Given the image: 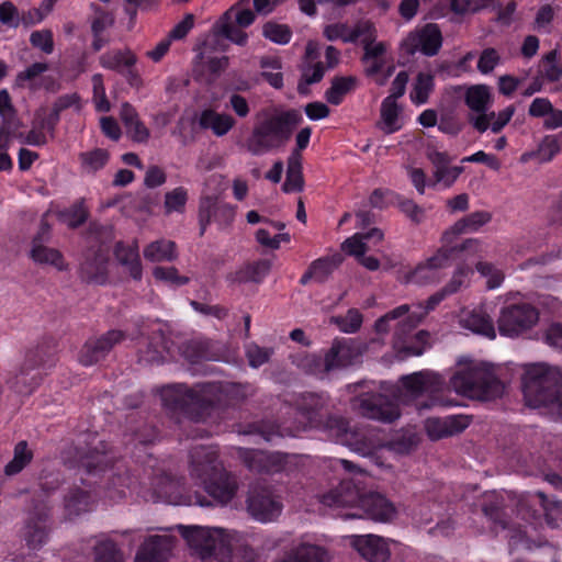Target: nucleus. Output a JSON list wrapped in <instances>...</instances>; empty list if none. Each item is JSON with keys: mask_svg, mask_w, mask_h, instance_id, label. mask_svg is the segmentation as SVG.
I'll return each mask as SVG.
<instances>
[{"mask_svg": "<svg viewBox=\"0 0 562 562\" xmlns=\"http://www.w3.org/2000/svg\"><path fill=\"white\" fill-rule=\"evenodd\" d=\"M401 384L402 389L396 401L390 400L386 394L366 393L353 400V409L367 418L392 423L400 417L398 401L408 402L423 394H429L432 397L431 403L423 407L441 404L434 395L442 390L445 381L435 372H415L403 376Z\"/></svg>", "mask_w": 562, "mask_h": 562, "instance_id": "1", "label": "nucleus"}, {"mask_svg": "<svg viewBox=\"0 0 562 562\" xmlns=\"http://www.w3.org/2000/svg\"><path fill=\"white\" fill-rule=\"evenodd\" d=\"M447 295L446 291L432 294L427 300V306L420 305L411 310L407 304L401 305L386 313L375 322V330L380 334L387 333L394 328V349L403 357L420 356L429 346V334L425 330L417 331L411 336V331L423 321L426 314L434 310Z\"/></svg>", "mask_w": 562, "mask_h": 562, "instance_id": "2", "label": "nucleus"}, {"mask_svg": "<svg viewBox=\"0 0 562 562\" xmlns=\"http://www.w3.org/2000/svg\"><path fill=\"white\" fill-rule=\"evenodd\" d=\"M321 502L330 508L350 509L341 514L344 519L368 518L376 522H391L397 515L396 507L378 493L363 494L352 480H344L336 488L322 496Z\"/></svg>", "mask_w": 562, "mask_h": 562, "instance_id": "3", "label": "nucleus"}, {"mask_svg": "<svg viewBox=\"0 0 562 562\" xmlns=\"http://www.w3.org/2000/svg\"><path fill=\"white\" fill-rule=\"evenodd\" d=\"M257 123L244 146L251 155L260 156L284 145L302 121L296 110L270 106L257 113Z\"/></svg>", "mask_w": 562, "mask_h": 562, "instance_id": "4", "label": "nucleus"}, {"mask_svg": "<svg viewBox=\"0 0 562 562\" xmlns=\"http://www.w3.org/2000/svg\"><path fill=\"white\" fill-rule=\"evenodd\" d=\"M450 384L457 393L481 401L498 397L504 391L503 383L491 368L477 361H459Z\"/></svg>", "mask_w": 562, "mask_h": 562, "instance_id": "5", "label": "nucleus"}, {"mask_svg": "<svg viewBox=\"0 0 562 562\" xmlns=\"http://www.w3.org/2000/svg\"><path fill=\"white\" fill-rule=\"evenodd\" d=\"M215 384H200L188 387L183 384H172L161 390V401L172 409H183L196 422L206 420L214 411L217 400Z\"/></svg>", "mask_w": 562, "mask_h": 562, "instance_id": "6", "label": "nucleus"}, {"mask_svg": "<svg viewBox=\"0 0 562 562\" xmlns=\"http://www.w3.org/2000/svg\"><path fill=\"white\" fill-rule=\"evenodd\" d=\"M559 372L547 364L527 367L524 379V394L529 406L550 407L562 416V392L558 390Z\"/></svg>", "mask_w": 562, "mask_h": 562, "instance_id": "7", "label": "nucleus"}, {"mask_svg": "<svg viewBox=\"0 0 562 562\" xmlns=\"http://www.w3.org/2000/svg\"><path fill=\"white\" fill-rule=\"evenodd\" d=\"M177 528L202 562H229L227 540L232 529L182 525Z\"/></svg>", "mask_w": 562, "mask_h": 562, "instance_id": "8", "label": "nucleus"}, {"mask_svg": "<svg viewBox=\"0 0 562 562\" xmlns=\"http://www.w3.org/2000/svg\"><path fill=\"white\" fill-rule=\"evenodd\" d=\"M326 398L317 394H304L296 402L295 418L293 423L284 420L282 426L272 429H261L260 435L267 441L277 437L296 436L299 431L310 427H319V412L326 405Z\"/></svg>", "mask_w": 562, "mask_h": 562, "instance_id": "9", "label": "nucleus"}, {"mask_svg": "<svg viewBox=\"0 0 562 562\" xmlns=\"http://www.w3.org/2000/svg\"><path fill=\"white\" fill-rule=\"evenodd\" d=\"M358 356L359 349L352 339H336L323 358L316 355L306 357V366L311 373L323 376L352 364Z\"/></svg>", "mask_w": 562, "mask_h": 562, "instance_id": "10", "label": "nucleus"}, {"mask_svg": "<svg viewBox=\"0 0 562 562\" xmlns=\"http://www.w3.org/2000/svg\"><path fill=\"white\" fill-rule=\"evenodd\" d=\"M323 427L333 440L362 456L372 453L381 446L373 439L372 434L349 427L348 422L341 417H329Z\"/></svg>", "mask_w": 562, "mask_h": 562, "instance_id": "11", "label": "nucleus"}, {"mask_svg": "<svg viewBox=\"0 0 562 562\" xmlns=\"http://www.w3.org/2000/svg\"><path fill=\"white\" fill-rule=\"evenodd\" d=\"M539 319V313L529 303H516L504 306L497 319L499 334L517 337L531 329Z\"/></svg>", "mask_w": 562, "mask_h": 562, "instance_id": "12", "label": "nucleus"}, {"mask_svg": "<svg viewBox=\"0 0 562 562\" xmlns=\"http://www.w3.org/2000/svg\"><path fill=\"white\" fill-rule=\"evenodd\" d=\"M246 507L248 514L261 524L274 521L283 509L280 497L270 487L261 485L250 487Z\"/></svg>", "mask_w": 562, "mask_h": 562, "instance_id": "13", "label": "nucleus"}, {"mask_svg": "<svg viewBox=\"0 0 562 562\" xmlns=\"http://www.w3.org/2000/svg\"><path fill=\"white\" fill-rule=\"evenodd\" d=\"M223 463L218 450L214 446H196L189 454L188 473L194 485L204 486L206 481L214 477L222 469Z\"/></svg>", "mask_w": 562, "mask_h": 562, "instance_id": "14", "label": "nucleus"}, {"mask_svg": "<svg viewBox=\"0 0 562 562\" xmlns=\"http://www.w3.org/2000/svg\"><path fill=\"white\" fill-rule=\"evenodd\" d=\"M277 543L268 546L265 533L256 530H231L227 540L229 550V562L233 558V551H236L235 562H259L258 550H266L276 547Z\"/></svg>", "mask_w": 562, "mask_h": 562, "instance_id": "15", "label": "nucleus"}, {"mask_svg": "<svg viewBox=\"0 0 562 562\" xmlns=\"http://www.w3.org/2000/svg\"><path fill=\"white\" fill-rule=\"evenodd\" d=\"M450 261L442 252H435L426 260L419 262L414 269L401 272L398 280L404 284L430 285L438 283L442 278V270L449 267Z\"/></svg>", "mask_w": 562, "mask_h": 562, "instance_id": "16", "label": "nucleus"}, {"mask_svg": "<svg viewBox=\"0 0 562 562\" xmlns=\"http://www.w3.org/2000/svg\"><path fill=\"white\" fill-rule=\"evenodd\" d=\"M346 542L367 562H387L391 558V546L395 542L381 536L350 535Z\"/></svg>", "mask_w": 562, "mask_h": 562, "instance_id": "17", "label": "nucleus"}, {"mask_svg": "<svg viewBox=\"0 0 562 562\" xmlns=\"http://www.w3.org/2000/svg\"><path fill=\"white\" fill-rule=\"evenodd\" d=\"M52 364L48 363L42 349L27 351L14 381H12V387L18 392H23V387L32 390L42 380V370L52 367Z\"/></svg>", "mask_w": 562, "mask_h": 562, "instance_id": "18", "label": "nucleus"}, {"mask_svg": "<svg viewBox=\"0 0 562 562\" xmlns=\"http://www.w3.org/2000/svg\"><path fill=\"white\" fill-rule=\"evenodd\" d=\"M442 45V34L435 23L415 29L403 41V47L408 54L420 52L426 56L436 55Z\"/></svg>", "mask_w": 562, "mask_h": 562, "instance_id": "19", "label": "nucleus"}, {"mask_svg": "<svg viewBox=\"0 0 562 562\" xmlns=\"http://www.w3.org/2000/svg\"><path fill=\"white\" fill-rule=\"evenodd\" d=\"M383 237V232L379 228H372L367 233H356L342 243L341 249L346 254L356 257L368 270L375 271L380 268V261L373 256H366L368 251L367 243L373 239L374 244H378Z\"/></svg>", "mask_w": 562, "mask_h": 562, "instance_id": "20", "label": "nucleus"}, {"mask_svg": "<svg viewBox=\"0 0 562 562\" xmlns=\"http://www.w3.org/2000/svg\"><path fill=\"white\" fill-rule=\"evenodd\" d=\"M234 217L235 207L220 201L217 196L206 195L201 199L199 207L201 234L211 222H216L220 226H227L234 221Z\"/></svg>", "mask_w": 562, "mask_h": 562, "instance_id": "21", "label": "nucleus"}, {"mask_svg": "<svg viewBox=\"0 0 562 562\" xmlns=\"http://www.w3.org/2000/svg\"><path fill=\"white\" fill-rule=\"evenodd\" d=\"M236 456L250 470L258 473H274L283 469L284 459L279 452L268 453L261 450L236 448Z\"/></svg>", "mask_w": 562, "mask_h": 562, "instance_id": "22", "label": "nucleus"}, {"mask_svg": "<svg viewBox=\"0 0 562 562\" xmlns=\"http://www.w3.org/2000/svg\"><path fill=\"white\" fill-rule=\"evenodd\" d=\"M202 487L214 503L227 505L236 496L239 486L237 477L223 465Z\"/></svg>", "mask_w": 562, "mask_h": 562, "instance_id": "23", "label": "nucleus"}, {"mask_svg": "<svg viewBox=\"0 0 562 562\" xmlns=\"http://www.w3.org/2000/svg\"><path fill=\"white\" fill-rule=\"evenodd\" d=\"M124 335L119 330H110L97 339H89L81 348L78 360L81 364L88 367L102 360L120 341Z\"/></svg>", "mask_w": 562, "mask_h": 562, "instance_id": "24", "label": "nucleus"}, {"mask_svg": "<svg viewBox=\"0 0 562 562\" xmlns=\"http://www.w3.org/2000/svg\"><path fill=\"white\" fill-rule=\"evenodd\" d=\"M175 544L169 533L149 536L138 549L135 562H167Z\"/></svg>", "mask_w": 562, "mask_h": 562, "instance_id": "25", "label": "nucleus"}, {"mask_svg": "<svg viewBox=\"0 0 562 562\" xmlns=\"http://www.w3.org/2000/svg\"><path fill=\"white\" fill-rule=\"evenodd\" d=\"M471 418L467 415H450L445 418L430 417L425 420V430L431 440H439L462 432Z\"/></svg>", "mask_w": 562, "mask_h": 562, "instance_id": "26", "label": "nucleus"}, {"mask_svg": "<svg viewBox=\"0 0 562 562\" xmlns=\"http://www.w3.org/2000/svg\"><path fill=\"white\" fill-rule=\"evenodd\" d=\"M427 157L434 166L432 180L429 181V187L441 184L443 188H449L463 171L462 167H449L450 159L445 153L430 150Z\"/></svg>", "mask_w": 562, "mask_h": 562, "instance_id": "27", "label": "nucleus"}, {"mask_svg": "<svg viewBox=\"0 0 562 562\" xmlns=\"http://www.w3.org/2000/svg\"><path fill=\"white\" fill-rule=\"evenodd\" d=\"M180 482L173 477L164 474L156 479L153 484V497L164 499L170 504H195L199 506H209L211 503L202 496H195L194 501L184 502L179 495Z\"/></svg>", "mask_w": 562, "mask_h": 562, "instance_id": "28", "label": "nucleus"}, {"mask_svg": "<svg viewBox=\"0 0 562 562\" xmlns=\"http://www.w3.org/2000/svg\"><path fill=\"white\" fill-rule=\"evenodd\" d=\"M329 551L318 544L300 541L294 544L279 562H329Z\"/></svg>", "mask_w": 562, "mask_h": 562, "instance_id": "29", "label": "nucleus"}, {"mask_svg": "<svg viewBox=\"0 0 562 562\" xmlns=\"http://www.w3.org/2000/svg\"><path fill=\"white\" fill-rule=\"evenodd\" d=\"M515 106L508 105L498 113L488 112L470 116V123L479 132L484 133L491 130L492 133H499L512 120L515 114Z\"/></svg>", "mask_w": 562, "mask_h": 562, "instance_id": "30", "label": "nucleus"}, {"mask_svg": "<svg viewBox=\"0 0 562 562\" xmlns=\"http://www.w3.org/2000/svg\"><path fill=\"white\" fill-rule=\"evenodd\" d=\"M460 325L474 334L485 336L490 339L496 337V330L493 321L483 308L462 311L460 314Z\"/></svg>", "mask_w": 562, "mask_h": 562, "instance_id": "31", "label": "nucleus"}, {"mask_svg": "<svg viewBox=\"0 0 562 562\" xmlns=\"http://www.w3.org/2000/svg\"><path fill=\"white\" fill-rule=\"evenodd\" d=\"M235 119L227 113H221L213 109L203 110L199 117V125L203 130H210L215 136L222 137L235 126Z\"/></svg>", "mask_w": 562, "mask_h": 562, "instance_id": "32", "label": "nucleus"}, {"mask_svg": "<svg viewBox=\"0 0 562 562\" xmlns=\"http://www.w3.org/2000/svg\"><path fill=\"white\" fill-rule=\"evenodd\" d=\"M340 263L341 258L338 255L316 259L301 277L300 282L304 285L307 284L310 280L324 282Z\"/></svg>", "mask_w": 562, "mask_h": 562, "instance_id": "33", "label": "nucleus"}, {"mask_svg": "<svg viewBox=\"0 0 562 562\" xmlns=\"http://www.w3.org/2000/svg\"><path fill=\"white\" fill-rule=\"evenodd\" d=\"M143 256L150 262H170L177 259L176 244L169 239H157L145 246Z\"/></svg>", "mask_w": 562, "mask_h": 562, "instance_id": "34", "label": "nucleus"}, {"mask_svg": "<svg viewBox=\"0 0 562 562\" xmlns=\"http://www.w3.org/2000/svg\"><path fill=\"white\" fill-rule=\"evenodd\" d=\"M403 126L401 109L392 97H387L381 104V119L379 127L386 134L400 131Z\"/></svg>", "mask_w": 562, "mask_h": 562, "instance_id": "35", "label": "nucleus"}, {"mask_svg": "<svg viewBox=\"0 0 562 562\" xmlns=\"http://www.w3.org/2000/svg\"><path fill=\"white\" fill-rule=\"evenodd\" d=\"M115 257L121 265L126 267L131 277L135 280H139L142 278L143 269L136 243L131 245L119 244L115 248Z\"/></svg>", "mask_w": 562, "mask_h": 562, "instance_id": "36", "label": "nucleus"}, {"mask_svg": "<svg viewBox=\"0 0 562 562\" xmlns=\"http://www.w3.org/2000/svg\"><path fill=\"white\" fill-rule=\"evenodd\" d=\"M108 256L103 251H98L93 258H87L81 265V274L89 281L94 283H103L108 272Z\"/></svg>", "mask_w": 562, "mask_h": 562, "instance_id": "37", "label": "nucleus"}, {"mask_svg": "<svg viewBox=\"0 0 562 562\" xmlns=\"http://www.w3.org/2000/svg\"><path fill=\"white\" fill-rule=\"evenodd\" d=\"M94 499L90 493L81 490L74 488L65 498L66 514L72 518L81 514L88 513L93 508Z\"/></svg>", "mask_w": 562, "mask_h": 562, "instance_id": "38", "label": "nucleus"}, {"mask_svg": "<svg viewBox=\"0 0 562 562\" xmlns=\"http://www.w3.org/2000/svg\"><path fill=\"white\" fill-rule=\"evenodd\" d=\"M69 108H72L76 111L81 109L80 98L77 93L60 95L53 104L52 112L46 116V121L43 122V126H46L50 136H54V131L59 121L60 112Z\"/></svg>", "mask_w": 562, "mask_h": 562, "instance_id": "39", "label": "nucleus"}, {"mask_svg": "<svg viewBox=\"0 0 562 562\" xmlns=\"http://www.w3.org/2000/svg\"><path fill=\"white\" fill-rule=\"evenodd\" d=\"M492 101L491 89L485 85L472 86L465 92L467 105L477 114H485L492 105Z\"/></svg>", "mask_w": 562, "mask_h": 562, "instance_id": "40", "label": "nucleus"}, {"mask_svg": "<svg viewBox=\"0 0 562 562\" xmlns=\"http://www.w3.org/2000/svg\"><path fill=\"white\" fill-rule=\"evenodd\" d=\"M139 359L147 363H159L165 360L168 352V346L160 329L153 331V337L147 342L145 349H140Z\"/></svg>", "mask_w": 562, "mask_h": 562, "instance_id": "41", "label": "nucleus"}, {"mask_svg": "<svg viewBox=\"0 0 562 562\" xmlns=\"http://www.w3.org/2000/svg\"><path fill=\"white\" fill-rule=\"evenodd\" d=\"M302 156L293 151L288 159L286 178L283 183L284 192H297L303 189Z\"/></svg>", "mask_w": 562, "mask_h": 562, "instance_id": "42", "label": "nucleus"}, {"mask_svg": "<svg viewBox=\"0 0 562 562\" xmlns=\"http://www.w3.org/2000/svg\"><path fill=\"white\" fill-rule=\"evenodd\" d=\"M386 46L382 42L364 47L363 63L369 76H376L385 65Z\"/></svg>", "mask_w": 562, "mask_h": 562, "instance_id": "43", "label": "nucleus"}, {"mask_svg": "<svg viewBox=\"0 0 562 562\" xmlns=\"http://www.w3.org/2000/svg\"><path fill=\"white\" fill-rule=\"evenodd\" d=\"M232 19V12H225L216 23L217 34L237 45H245L248 36Z\"/></svg>", "mask_w": 562, "mask_h": 562, "instance_id": "44", "label": "nucleus"}, {"mask_svg": "<svg viewBox=\"0 0 562 562\" xmlns=\"http://www.w3.org/2000/svg\"><path fill=\"white\" fill-rule=\"evenodd\" d=\"M33 460V451L29 448L26 441H19L14 446L13 458L4 467V473L8 476L20 473Z\"/></svg>", "mask_w": 562, "mask_h": 562, "instance_id": "45", "label": "nucleus"}, {"mask_svg": "<svg viewBox=\"0 0 562 562\" xmlns=\"http://www.w3.org/2000/svg\"><path fill=\"white\" fill-rule=\"evenodd\" d=\"M31 258L38 265H48L57 270H63L66 267L63 256L57 249L43 246L36 241L33 243Z\"/></svg>", "mask_w": 562, "mask_h": 562, "instance_id": "46", "label": "nucleus"}, {"mask_svg": "<svg viewBox=\"0 0 562 562\" xmlns=\"http://www.w3.org/2000/svg\"><path fill=\"white\" fill-rule=\"evenodd\" d=\"M109 160V153L102 148L82 151L79 154L80 168L83 173H95L102 169Z\"/></svg>", "mask_w": 562, "mask_h": 562, "instance_id": "47", "label": "nucleus"}, {"mask_svg": "<svg viewBox=\"0 0 562 562\" xmlns=\"http://www.w3.org/2000/svg\"><path fill=\"white\" fill-rule=\"evenodd\" d=\"M271 263L268 260H258L246 263L236 272L239 282H261L269 273Z\"/></svg>", "mask_w": 562, "mask_h": 562, "instance_id": "48", "label": "nucleus"}, {"mask_svg": "<svg viewBox=\"0 0 562 562\" xmlns=\"http://www.w3.org/2000/svg\"><path fill=\"white\" fill-rule=\"evenodd\" d=\"M463 235L457 223L448 227L440 237V247L436 252H442L447 260L451 262V259L460 254L459 237Z\"/></svg>", "mask_w": 562, "mask_h": 562, "instance_id": "49", "label": "nucleus"}, {"mask_svg": "<svg viewBox=\"0 0 562 562\" xmlns=\"http://www.w3.org/2000/svg\"><path fill=\"white\" fill-rule=\"evenodd\" d=\"M136 63V57L130 50H112L103 54L100 57L102 67L121 71L124 68H130Z\"/></svg>", "mask_w": 562, "mask_h": 562, "instance_id": "50", "label": "nucleus"}, {"mask_svg": "<svg viewBox=\"0 0 562 562\" xmlns=\"http://www.w3.org/2000/svg\"><path fill=\"white\" fill-rule=\"evenodd\" d=\"M44 517H46V514L41 513L38 521L29 522L25 527L24 538L31 549L41 548L47 540V528Z\"/></svg>", "mask_w": 562, "mask_h": 562, "instance_id": "51", "label": "nucleus"}, {"mask_svg": "<svg viewBox=\"0 0 562 562\" xmlns=\"http://www.w3.org/2000/svg\"><path fill=\"white\" fill-rule=\"evenodd\" d=\"M434 89V77L429 74H418L411 91L413 103L420 105L427 102L430 92Z\"/></svg>", "mask_w": 562, "mask_h": 562, "instance_id": "52", "label": "nucleus"}, {"mask_svg": "<svg viewBox=\"0 0 562 562\" xmlns=\"http://www.w3.org/2000/svg\"><path fill=\"white\" fill-rule=\"evenodd\" d=\"M262 35L278 45H285L292 38V31L286 24L269 21L262 26Z\"/></svg>", "mask_w": 562, "mask_h": 562, "instance_id": "53", "label": "nucleus"}, {"mask_svg": "<svg viewBox=\"0 0 562 562\" xmlns=\"http://www.w3.org/2000/svg\"><path fill=\"white\" fill-rule=\"evenodd\" d=\"M355 87V78L341 77L336 78L331 87L326 92V99L331 104H339L342 101L344 95L351 91Z\"/></svg>", "mask_w": 562, "mask_h": 562, "instance_id": "54", "label": "nucleus"}, {"mask_svg": "<svg viewBox=\"0 0 562 562\" xmlns=\"http://www.w3.org/2000/svg\"><path fill=\"white\" fill-rule=\"evenodd\" d=\"M45 121L46 117H43L40 113L36 114L32 128L24 136L23 142L25 144L32 146H43L47 143V135L50 136V134L47 132L46 126H43V122Z\"/></svg>", "mask_w": 562, "mask_h": 562, "instance_id": "55", "label": "nucleus"}, {"mask_svg": "<svg viewBox=\"0 0 562 562\" xmlns=\"http://www.w3.org/2000/svg\"><path fill=\"white\" fill-rule=\"evenodd\" d=\"M491 221V214L485 211L473 212L456 223L463 232V234H471L477 232L482 226Z\"/></svg>", "mask_w": 562, "mask_h": 562, "instance_id": "56", "label": "nucleus"}, {"mask_svg": "<svg viewBox=\"0 0 562 562\" xmlns=\"http://www.w3.org/2000/svg\"><path fill=\"white\" fill-rule=\"evenodd\" d=\"M418 446V438L413 435H402L392 441L387 442L384 447L395 456H405L411 453Z\"/></svg>", "mask_w": 562, "mask_h": 562, "instance_id": "57", "label": "nucleus"}, {"mask_svg": "<svg viewBox=\"0 0 562 562\" xmlns=\"http://www.w3.org/2000/svg\"><path fill=\"white\" fill-rule=\"evenodd\" d=\"M153 276L157 281L164 282L172 286H181L189 282V278L179 274L175 267H155Z\"/></svg>", "mask_w": 562, "mask_h": 562, "instance_id": "58", "label": "nucleus"}, {"mask_svg": "<svg viewBox=\"0 0 562 562\" xmlns=\"http://www.w3.org/2000/svg\"><path fill=\"white\" fill-rule=\"evenodd\" d=\"M133 491L132 479L130 475H119L113 479L112 483L109 485L106 490V496L112 502H120L126 497V491Z\"/></svg>", "mask_w": 562, "mask_h": 562, "instance_id": "59", "label": "nucleus"}, {"mask_svg": "<svg viewBox=\"0 0 562 562\" xmlns=\"http://www.w3.org/2000/svg\"><path fill=\"white\" fill-rule=\"evenodd\" d=\"M249 0H241L231 7L226 12H232L233 21L240 27H248L255 21V13L248 8Z\"/></svg>", "mask_w": 562, "mask_h": 562, "instance_id": "60", "label": "nucleus"}, {"mask_svg": "<svg viewBox=\"0 0 562 562\" xmlns=\"http://www.w3.org/2000/svg\"><path fill=\"white\" fill-rule=\"evenodd\" d=\"M188 200V192L184 188L178 187L172 191L168 192L165 196V210L166 213L183 212Z\"/></svg>", "mask_w": 562, "mask_h": 562, "instance_id": "61", "label": "nucleus"}, {"mask_svg": "<svg viewBox=\"0 0 562 562\" xmlns=\"http://www.w3.org/2000/svg\"><path fill=\"white\" fill-rule=\"evenodd\" d=\"M87 217L88 211L83 202H78L61 213L63 222L71 228L78 227L81 224H83Z\"/></svg>", "mask_w": 562, "mask_h": 562, "instance_id": "62", "label": "nucleus"}, {"mask_svg": "<svg viewBox=\"0 0 562 562\" xmlns=\"http://www.w3.org/2000/svg\"><path fill=\"white\" fill-rule=\"evenodd\" d=\"M47 69L48 65L46 63H34L18 75L16 81L20 86L35 88V80Z\"/></svg>", "mask_w": 562, "mask_h": 562, "instance_id": "63", "label": "nucleus"}, {"mask_svg": "<svg viewBox=\"0 0 562 562\" xmlns=\"http://www.w3.org/2000/svg\"><path fill=\"white\" fill-rule=\"evenodd\" d=\"M97 562H124L123 555L113 541L100 542L95 548Z\"/></svg>", "mask_w": 562, "mask_h": 562, "instance_id": "64", "label": "nucleus"}]
</instances>
